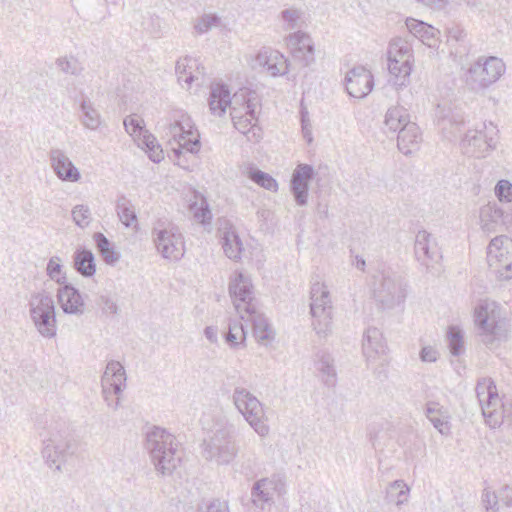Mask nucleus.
<instances>
[{"label": "nucleus", "mask_w": 512, "mask_h": 512, "mask_svg": "<svg viewBox=\"0 0 512 512\" xmlns=\"http://www.w3.org/2000/svg\"><path fill=\"white\" fill-rule=\"evenodd\" d=\"M146 449L155 470L162 476H170L181 462V454L174 435L166 429L154 426L146 433Z\"/></svg>", "instance_id": "f257e3e1"}, {"label": "nucleus", "mask_w": 512, "mask_h": 512, "mask_svg": "<svg viewBox=\"0 0 512 512\" xmlns=\"http://www.w3.org/2000/svg\"><path fill=\"white\" fill-rule=\"evenodd\" d=\"M167 121L169 143L171 144L173 141L177 144V147L171 148L174 156L179 158L183 150L197 154L201 148L200 134L190 115L183 110H173Z\"/></svg>", "instance_id": "f03ea898"}, {"label": "nucleus", "mask_w": 512, "mask_h": 512, "mask_svg": "<svg viewBox=\"0 0 512 512\" xmlns=\"http://www.w3.org/2000/svg\"><path fill=\"white\" fill-rule=\"evenodd\" d=\"M373 299L381 310H392L404 304L407 282L399 273L387 270L374 276Z\"/></svg>", "instance_id": "7ed1b4c3"}, {"label": "nucleus", "mask_w": 512, "mask_h": 512, "mask_svg": "<svg viewBox=\"0 0 512 512\" xmlns=\"http://www.w3.org/2000/svg\"><path fill=\"white\" fill-rule=\"evenodd\" d=\"M42 443L43 458L49 467L54 466L57 471L62 470V465L74 454L76 449L73 438L65 423L51 425Z\"/></svg>", "instance_id": "20e7f679"}, {"label": "nucleus", "mask_w": 512, "mask_h": 512, "mask_svg": "<svg viewBox=\"0 0 512 512\" xmlns=\"http://www.w3.org/2000/svg\"><path fill=\"white\" fill-rule=\"evenodd\" d=\"M202 455L208 461H215L218 465L230 464L238 454L235 442V429L233 425H226L217 429L209 439L202 444Z\"/></svg>", "instance_id": "39448f33"}, {"label": "nucleus", "mask_w": 512, "mask_h": 512, "mask_svg": "<svg viewBox=\"0 0 512 512\" xmlns=\"http://www.w3.org/2000/svg\"><path fill=\"white\" fill-rule=\"evenodd\" d=\"M29 313L35 328L43 337L56 336V308L49 293L43 291L33 294L29 301Z\"/></svg>", "instance_id": "423d86ee"}, {"label": "nucleus", "mask_w": 512, "mask_h": 512, "mask_svg": "<svg viewBox=\"0 0 512 512\" xmlns=\"http://www.w3.org/2000/svg\"><path fill=\"white\" fill-rule=\"evenodd\" d=\"M310 313L313 328L320 338H326L332 332L333 306L330 293L324 284L315 283L311 287Z\"/></svg>", "instance_id": "0eeeda50"}, {"label": "nucleus", "mask_w": 512, "mask_h": 512, "mask_svg": "<svg viewBox=\"0 0 512 512\" xmlns=\"http://www.w3.org/2000/svg\"><path fill=\"white\" fill-rule=\"evenodd\" d=\"M505 68L503 60L498 57H479L469 67L466 81L473 90L485 89L504 74Z\"/></svg>", "instance_id": "6e6552de"}, {"label": "nucleus", "mask_w": 512, "mask_h": 512, "mask_svg": "<svg viewBox=\"0 0 512 512\" xmlns=\"http://www.w3.org/2000/svg\"><path fill=\"white\" fill-rule=\"evenodd\" d=\"M233 401L245 420L261 437L269 433V426L264 421V410L260 401L245 388H235Z\"/></svg>", "instance_id": "1a4fd4ad"}, {"label": "nucleus", "mask_w": 512, "mask_h": 512, "mask_svg": "<svg viewBox=\"0 0 512 512\" xmlns=\"http://www.w3.org/2000/svg\"><path fill=\"white\" fill-rule=\"evenodd\" d=\"M497 133V127L492 122L484 124L483 130L468 131L461 141L463 153L476 158L484 157L486 152L495 148Z\"/></svg>", "instance_id": "9d476101"}, {"label": "nucleus", "mask_w": 512, "mask_h": 512, "mask_svg": "<svg viewBox=\"0 0 512 512\" xmlns=\"http://www.w3.org/2000/svg\"><path fill=\"white\" fill-rule=\"evenodd\" d=\"M474 323L481 341L486 345H493L496 340L505 337L504 322L497 320L495 310L490 309L488 304H480L475 308Z\"/></svg>", "instance_id": "9b49d317"}, {"label": "nucleus", "mask_w": 512, "mask_h": 512, "mask_svg": "<svg viewBox=\"0 0 512 512\" xmlns=\"http://www.w3.org/2000/svg\"><path fill=\"white\" fill-rule=\"evenodd\" d=\"M126 372L123 365L115 360L107 363L105 371L101 378L102 395L104 401L113 410H117L120 406V398L117 397L115 401L112 399V394L119 395L126 387Z\"/></svg>", "instance_id": "f8f14e48"}, {"label": "nucleus", "mask_w": 512, "mask_h": 512, "mask_svg": "<svg viewBox=\"0 0 512 512\" xmlns=\"http://www.w3.org/2000/svg\"><path fill=\"white\" fill-rule=\"evenodd\" d=\"M285 493V478L280 474L257 480L251 489V502L262 510L274 504V495Z\"/></svg>", "instance_id": "ddd939ff"}, {"label": "nucleus", "mask_w": 512, "mask_h": 512, "mask_svg": "<svg viewBox=\"0 0 512 512\" xmlns=\"http://www.w3.org/2000/svg\"><path fill=\"white\" fill-rule=\"evenodd\" d=\"M152 234L157 250L163 258L177 261L183 257L184 242L177 228H154Z\"/></svg>", "instance_id": "4468645a"}, {"label": "nucleus", "mask_w": 512, "mask_h": 512, "mask_svg": "<svg viewBox=\"0 0 512 512\" xmlns=\"http://www.w3.org/2000/svg\"><path fill=\"white\" fill-rule=\"evenodd\" d=\"M229 293L233 300L234 307L241 315L242 319H245V315L254 313L257 309V305L254 301L252 284L248 278L242 273H237L229 283Z\"/></svg>", "instance_id": "2eb2a0df"}, {"label": "nucleus", "mask_w": 512, "mask_h": 512, "mask_svg": "<svg viewBox=\"0 0 512 512\" xmlns=\"http://www.w3.org/2000/svg\"><path fill=\"white\" fill-rule=\"evenodd\" d=\"M479 217L481 229L487 234L504 232L512 224V215L496 203L481 207Z\"/></svg>", "instance_id": "dca6fc26"}, {"label": "nucleus", "mask_w": 512, "mask_h": 512, "mask_svg": "<svg viewBox=\"0 0 512 512\" xmlns=\"http://www.w3.org/2000/svg\"><path fill=\"white\" fill-rule=\"evenodd\" d=\"M345 81L348 94L358 99L366 97L374 85L371 72L363 66L354 67L349 70Z\"/></svg>", "instance_id": "f3484780"}, {"label": "nucleus", "mask_w": 512, "mask_h": 512, "mask_svg": "<svg viewBox=\"0 0 512 512\" xmlns=\"http://www.w3.org/2000/svg\"><path fill=\"white\" fill-rule=\"evenodd\" d=\"M314 174V168L309 164H299L292 174L291 191L299 206L307 204L309 181Z\"/></svg>", "instance_id": "a211bd4d"}, {"label": "nucleus", "mask_w": 512, "mask_h": 512, "mask_svg": "<svg viewBox=\"0 0 512 512\" xmlns=\"http://www.w3.org/2000/svg\"><path fill=\"white\" fill-rule=\"evenodd\" d=\"M476 395L481 406L483 416L487 419V422L491 424L496 412V407L499 404L496 385L493 381L484 379L483 381L478 382L476 386Z\"/></svg>", "instance_id": "6ab92c4d"}, {"label": "nucleus", "mask_w": 512, "mask_h": 512, "mask_svg": "<svg viewBox=\"0 0 512 512\" xmlns=\"http://www.w3.org/2000/svg\"><path fill=\"white\" fill-rule=\"evenodd\" d=\"M57 299L65 314L80 316L85 312L84 299L72 284L64 283L57 290Z\"/></svg>", "instance_id": "aec40b11"}, {"label": "nucleus", "mask_w": 512, "mask_h": 512, "mask_svg": "<svg viewBox=\"0 0 512 512\" xmlns=\"http://www.w3.org/2000/svg\"><path fill=\"white\" fill-rule=\"evenodd\" d=\"M245 116L233 122L234 127L247 137L248 141L258 142L261 138V129L257 126V103L251 98L243 104Z\"/></svg>", "instance_id": "412c9836"}, {"label": "nucleus", "mask_w": 512, "mask_h": 512, "mask_svg": "<svg viewBox=\"0 0 512 512\" xmlns=\"http://www.w3.org/2000/svg\"><path fill=\"white\" fill-rule=\"evenodd\" d=\"M288 46L294 51L296 58H301L303 66H310L315 62V49L311 37L300 30L290 33L286 38Z\"/></svg>", "instance_id": "4be33fe9"}, {"label": "nucleus", "mask_w": 512, "mask_h": 512, "mask_svg": "<svg viewBox=\"0 0 512 512\" xmlns=\"http://www.w3.org/2000/svg\"><path fill=\"white\" fill-rule=\"evenodd\" d=\"M51 167L56 176L66 182H77L81 174L68 156L60 149H51L50 154Z\"/></svg>", "instance_id": "5701e85b"}, {"label": "nucleus", "mask_w": 512, "mask_h": 512, "mask_svg": "<svg viewBox=\"0 0 512 512\" xmlns=\"http://www.w3.org/2000/svg\"><path fill=\"white\" fill-rule=\"evenodd\" d=\"M256 62L274 77L285 75L288 72V60L277 50L264 48L257 54Z\"/></svg>", "instance_id": "b1692460"}, {"label": "nucleus", "mask_w": 512, "mask_h": 512, "mask_svg": "<svg viewBox=\"0 0 512 512\" xmlns=\"http://www.w3.org/2000/svg\"><path fill=\"white\" fill-rule=\"evenodd\" d=\"M414 251L417 260L427 266L430 261H437L440 257L435 239L425 230L419 231L416 234Z\"/></svg>", "instance_id": "393cba45"}, {"label": "nucleus", "mask_w": 512, "mask_h": 512, "mask_svg": "<svg viewBox=\"0 0 512 512\" xmlns=\"http://www.w3.org/2000/svg\"><path fill=\"white\" fill-rule=\"evenodd\" d=\"M406 26L409 32L418 38L423 44L428 47L436 46L440 34L438 29L414 18H408L406 20Z\"/></svg>", "instance_id": "a878e982"}, {"label": "nucleus", "mask_w": 512, "mask_h": 512, "mask_svg": "<svg viewBox=\"0 0 512 512\" xmlns=\"http://www.w3.org/2000/svg\"><path fill=\"white\" fill-rule=\"evenodd\" d=\"M421 141V133L416 123L411 122L399 130L397 137L398 149L405 155H409L418 148Z\"/></svg>", "instance_id": "bb28decb"}, {"label": "nucleus", "mask_w": 512, "mask_h": 512, "mask_svg": "<svg viewBox=\"0 0 512 512\" xmlns=\"http://www.w3.org/2000/svg\"><path fill=\"white\" fill-rule=\"evenodd\" d=\"M228 87L223 83H217L211 87L209 96V108L212 114L221 117L227 107L232 103Z\"/></svg>", "instance_id": "cd10ccee"}, {"label": "nucleus", "mask_w": 512, "mask_h": 512, "mask_svg": "<svg viewBox=\"0 0 512 512\" xmlns=\"http://www.w3.org/2000/svg\"><path fill=\"white\" fill-rule=\"evenodd\" d=\"M228 87L223 83H217L211 87L209 96V108L212 114L221 117L227 107L232 103Z\"/></svg>", "instance_id": "c85d7f7f"}, {"label": "nucleus", "mask_w": 512, "mask_h": 512, "mask_svg": "<svg viewBox=\"0 0 512 512\" xmlns=\"http://www.w3.org/2000/svg\"><path fill=\"white\" fill-rule=\"evenodd\" d=\"M362 347L368 361L375 359L377 355L384 354L386 345L381 331L376 327H369L364 333Z\"/></svg>", "instance_id": "c756f323"}, {"label": "nucleus", "mask_w": 512, "mask_h": 512, "mask_svg": "<svg viewBox=\"0 0 512 512\" xmlns=\"http://www.w3.org/2000/svg\"><path fill=\"white\" fill-rule=\"evenodd\" d=\"M245 316L246 323L252 325L254 336L258 342L264 343L274 339L275 332L272 326L268 319L258 311V308L254 310V313H249Z\"/></svg>", "instance_id": "7c9ffc66"}, {"label": "nucleus", "mask_w": 512, "mask_h": 512, "mask_svg": "<svg viewBox=\"0 0 512 512\" xmlns=\"http://www.w3.org/2000/svg\"><path fill=\"white\" fill-rule=\"evenodd\" d=\"M74 269L83 277H92L96 272L95 257L91 250L79 248L73 255Z\"/></svg>", "instance_id": "2f4dec72"}, {"label": "nucleus", "mask_w": 512, "mask_h": 512, "mask_svg": "<svg viewBox=\"0 0 512 512\" xmlns=\"http://www.w3.org/2000/svg\"><path fill=\"white\" fill-rule=\"evenodd\" d=\"M243 322H246V319H242L241 315L229 320L228 331L224 334V338L232 348L244 345L247 333Z\"/></svg>", "instance_id": "473e14b6"}, {"label": "nucleus", "mask_w": 512, "mask_h": 512, "mask_svg": "<svg viewBox=\"0 0 512 512\" xmlns=\"http://www.w3.org/2000/svg\"><path fill=\"white\" fill-rule=\"evenodd\" d=\"M221 241L223 251L229 259L237 261L241 258L244 248L242 241L235 230H225L221 237Z\"/></svg>", "instance_id": "72a5a7b5"}, {"label": "nucleus", "mask_w": 512, "mask_h": 512, "mask_svg": "<svg viewBox=\"0 0 512 512\" xmlns=\"http://www.w3.org/2000/svg\"><path fill=\"white\" fill-rule=\"evenodd\" d=\"M98 253L103 258L104 262L108 265H114L120 260V253L114 248V245L109 239L101 232H96L93 235Z\"/></svg>", "instance_id": "f704fd0d"}, {"label": "nucleus", "mask_w": 512, "mask_h": 512, "mask_svg": "<svg viewBox=\"0 0 512 512\" xmlns=\"http://www.w3.org/2000/svg\"><path fill=\"white\" fill-rule=\"evenodd\" d=\"M388 60L412 64L413 55L411 46L408 42L398 38L390 42L387 51Z\"/></svg>", "instance_id": "c9c22d12"}, {"label": "nucleus", "mask_w": 512, "mask_h": 512, "mask_svg": "<svg viewBox=\"0 0 512 512\" xmlns=\"http://www.w3.org/2000/svg\"><path fill=\"white\" fill-rule=\"evenodd\" d=\"M193 66H195L197 68V70H199L197 61L195 59H192L191 57H185V58L179 59L176 62L175 72L178 76V82L181 85H183V83H185L187 88H190L191 84L195 80L198 79V76L191 71ZM198 73H201V72L198 71Z\"/></svg>", "instance_id": "e433bc0d"}, {"label": "nucleus", "mask_w": 512, "mask_h": 512, "mask_svg": "<svg viewBox=\"0 0 512 512\" xmlns=\"http://www.w3.org/2000/svg\"><path fill=\"white\" fill-rule=\"evenodd\" d=\"M138 146L144 149L149 156V159L154 163H159L164 158L163 149L158 144L156 137L148 130L141 135L140 139L135 140Z\"/></svg>", "instance_id": "4c0bfd02"}, {"label": "nucleus", "mask_w": 512, "mask_h": 512, "mask_svg": "<svg viewBox=\"0 0 512 512\" xmlns=\"http://www.w3.org/2000/svg\"><path fill=\"white\" fill-rule=\"evenodd\" d=\"M505 251L512 253V239L506 235H499L493 238L487 248L488 263L504 257Z\"/></svg>", "instance_id": "58836bf2"}, {"label": "nucleus", "mask_w": 512, "mask_h": 512, "mask_svg": "<svg viewBox=\"0 0 512 512\" xmlns=\"http://www.w3.org/2000/svg\"><path fill=\"white\" fill-rule=\"evenodd\" d=\"M408 123H410L409 114L404 107H391L386 112L385 125L389 130L399 133V130Z\"/></svg>", "instance_id": "ea45409f"}, {"label": "nucleus", "mask_w": 512, "mask_h": 512, "mask_svg": "<svg viewBox=\"0 0 512 512\" xmlns=\"http://www.w3.org/2000/svg\"><path fill=\"white\" fill-rule=\"evenodd\" d=\"M81 123L90 130H96L101 125V115L90 100L83 99L80 103Z\"/></svg>", "instance_id": "a19ab883"}, {"label": "nucleus", "mask_w": 512, "mask_h": 512, "mask_svg": "<svg viewBox=\"0 0 512 512\" xmlns=\"http://www.w3.org/2000/svg\"><path fill=\"white\" fill-rule=\"evenodd\" d=\"M116 211L121 223L124 226L131 227L134 223L137 224L135 207L132 202L124 195L118 198L116 203Z\"/></svg>", "instance_id": "79ce46f5"}, {"label": "nucleus", "mask_w": 512, "mask_h": 512, "mask_svg": "<svg viewBox=\"0 0 512 512\" xmlns=\"http://www.w3.org/2000/svg\"><path fill=\"white\" fill-rule=\"evenodd\" d=\"M388 70L395 86H405L412 71V64L388 60Z\"/></svg>", "instance_id": "37998d69"}, {"label": "nucleus", "mask_w": 512, "mask_h": 512, "mask_svg": "<svg viewBox=\"0 0 512 512\" xmlns=\"http://www.w3.org/2000/svg\"><path fill=\"white\" fill-rule=\"evenodd\" d=\"M303 12L298 8H287L280 12L278 18L281 21V26L285 31H292L299 29L303 22Z\"/></svg>", "instance_id": "c03bdc74"}, {"label": "nucleus", "mask_w": 512, "mask_h": 512, "mask_svg": "<svg viewBox=\"0 0 512 512\" xmlns=\"http://www.w3.org/2000/svg\"><path fill=\"white\" fill-rule=\"evenodd\" d=\"M426 416L433 424V426L442 434L447 435L450 432V427L446 417L442 416L441 409L438 403L430 402L427 404Z\"/></svg>", "instance_id": "a18cd8bd"}, {"label": "nucleus", "mask_w": 512, "mask_h": 512, "mask_svg": "<svg viewBox=\"0 0 512 512\" xmlns=\"http://www.w3.org/2000/svg\"><path fill=\"white\" fill-rule=\"evenodd\" d=\"M494 270L499 280H510L512 278V253L505 251L504 257L488 263Z\"/></svg>", "instance_id": "49530a36"}, {"label": "nucleus", "mask_w": 512, "mask_h": 512, "mask_svg": "<svg viewBox=\"0 0 512 512\" xmlns=\"http://www.w3.org/2000/svg\"><path fill=\"white\" fill-rule=\"evenodd\" d=\"M221 19L215 13H205L194 20L193 29L196 35L208 33L211 29L218 27Z\"/></svg>", "instance_id": "de8ad7c7"}, {"label": "nucleus", "mask_w": 512, "mask_h": 512, "mask_svg": "<svg viewBox=\"0 0 512 512\" xmlns=\"http://www.w3.org/2000/svg\"><path fill=\"white\" fill-rule=\"evenodd\" d=\"M318 370L324 377V382L328 386H333L336 380V370L334 360L328 353H323L318 362Z\"/></svg>", "instance_id": "09e8293b"}, {"label": "nucleus", "mask_w": 512, "mask_h": 512, "mask_svg": "<svg viewBox=\"0 0 512 512\" xmlns=\"http://www.w3.org/2000/svg\"><path fill=\"white\" fill-rule=\"evenodd\" d=\"M248 178L269 191H277L278 189L277 181L270 174L257 168L252 167L248 170Z\"/></svg>", "instance_id": "8fccbe9b"}, {"label": "nucleus", "mask_w": 512, "mask_h": 512, "mask_svg": "<svg viewBox=\"0 0 512 512\" xmlns=\"http://www.w3.org/2000/svg\"><path fill=\"white\" fill-rule=\"evenodd\" d=\"M449 349L453 356H459L464 352L463 332L457 326H450L447 331Z\"/></svg>", "instance_id": "3c124183"}, {"label": "nucleus", "mask_w": 512, "mask_h": 512, "mask_svg": "<svg viewBox=\"0 0 512 512\" xmlns=\"http://www.w3.org/2000/svg\"><path fill=\"white\" fill-rule=\"evenodd\" d=\"M190 210L193 213L194 219L203 225L209 224L212 218V213L205 198H201L200 202H194L190 205Z\"/></svg>", "instance_id": "603ef678"}, {"label": "nucleus", "mask_w": 512, "mask_h": 512, "mask_svg": "<svg viewBox=\"0 0 512 512\" xmlns=\"http://www.w3.org/2000/svg\"><path fill=\"white\" fill-rule=\"evenodd\" d=\"M123 124L126 132L132 136L134 140L140 139L141 135L147 131L145 129L144 121L135 114L127 116L124 119Z\"/></svg>", "instance_id": "864d4df0"}, {"label": "nucleus", "mask_w": 512, "mask_h": 512, "mask_svg": "<svg viewBox=\"0 0 512 512\" xmlns=\"http://www.w3.org/2000/svg\"><path fill=\"white\" fill-rule=\"evenodd\" d=\"M46 272L50 279L56 283L60 285L66 283V276L62 273L61 259L58 256H53L49 259Z\"/></svg>", "instance_id": "5fc2aeb1"}, {"label": "nucleus", "mask_w": 512, "mask_h": 512, "mask_svg": "<svg viewBox=\"0 0 512 512\" xmlns=\"http://www.w3.org/2000/svg\"><path fill=\"white\" fill-rule=\"evenodd\" d=\"M72 218L77 226L86 228L91 222V211L87 205H76L72 209Z\"/></svg>", "instance_id": "6e6d98bb"}, {"label": "nucleus", "mask_w": 512, "mask_h": 512, "mask_svg": "<svg viewBox=\"0 0 512 512\" xmlns=\"http://www.w3.org/2000/svg\"><path fill=\"white\" fill-rule=\"evenodd\" d=\"M390 492H396L395 503L401 506L408 501L410 487L403 480H395L390 484Z\"/></svg>", "instance_id": "4d7b16f0"}, {"label": "nucleus", "mask_w": 512, "mask_h": 512, "mask_svg": "<svg viewBox=\"0 0 512 512\" xmlns=\"http://www.w3.org/2000/svg\"><path fill=\"white\" fill-rule=\"evenodd\" d=\"M247 101L243 94L240 96L234 95L232 103L230 104V115L232 122L237 119H242V116H245V108H243V104Z\"/></svg>", "instance_id": "13d9d810"}, {"label": "nucleus", "mask_w": 512, "mask_h": 512, "mask_svg": "<svg viewBox=\"0 0 512 512\" xmlns=\"http://www.w3.org/2000/svg\"><path fill=\"white\" fill-rule=\"evenodd\" d=\"M57 65L66 74L77 75L81 70L78 61L74 58H59Z\"/></svg>", "instance_id": "bf43d9fd"}, {"label": "nucleus", "mask_w": 512, "mask_h": 512, "mask_svg": "<svg viewBox=\"0 0 512 512\" xmlns=\"http://www.w3.org/2000/svg\"><path fill=\"white\" fill-rule=\"evenodd\" d=\"M495 194L500 201H511L512 199V184L507 180H500L495 187Z\"/></svg>", "instance_id": "052dcab7"}, {"label": "nucleus", "mask_w": 512, "mask_h": 512, "mask_svg": "<svg viewBox=\"0 0 512 512\" xmlns=\"http://www.w3.org/2000/svg\"><path fill=\"white\" fill-rule=\"evenodd\" d=\"M301 125H302V133L303 137L306 139V141L310 144L313 140L312 137V131H311V124L308 116V111L306 108H301Z\"/></svg>", "instance_id": "680f3d73"}, {"label": "nucleus", "mask_w": 512, "mask_h": 512, "mask_svg": "<svg viewBox=\"0 0 512 512\" xmlns=\"http://www.w3.org/2000/svg\"><path fill=\"white\" fill-rule=\"evenodd\" d=\"M482 502L486 509V511L494 510L497 511V505H498V496L487 489L484 490L482 495Z\"/></svg>", "instance_id": "e2e57ef3"}, {"label": "nucleus", "mask_w": 512, "mask_h": 512, "mask_svg": "<svg viewBox=\"0 0 512 512\" xmlns=\"http://www.w3.org/2000/svg\"><path fill=\"white\" fill-rule=\"evenodd\" d=\"M439 357V353L436 348L432 346H424L420 351V359L423 362H436Z\"/></svg>", "instance_id": "0e129e2a"}, {"label": "nucleus", "mask_w": 512, "mask_h": 512, "mask_svg": "<svg viewBox=\"0 0 512 512\" xmlns=\"http://www.w3.org/2000/svg\"><path fill=\"white\" fill-rule=\"evenodd\" d=\"M191 512H229L228 507L226 503L221 502L219 500L212 501L208 506H206L205 509L198 508L196 510H193Z\"/></svg>", "instance_id": "69168bd1"}, {"label": "nucleus", "mask_w": 512, "mask_h": 512, "mask_svg": "<svg viewBox=\"0 0 512 512\" xmlns=\"http://www.w3.org/2000/svg\"><path fill=\"white\" fill-rule=\"evenodd\" d=\"M499 499L506 507H512V488L503 487L499 492Z\"/></svg>", "instance_id": "338daca9"}, {"label": "nucleus", "mask_w": 512, "mask_h": 512, "mask_svg": "<svg viewBox=\"0 0 512 512\" xmlns=\"http://www.w3.org/2000/svg\"><path fill=\"white\" fill-rule=\"evenodd\" d=\"M101 301L103 304V311L109 314H117L118 306L117 304L108 297H101Z\"/></svg>", "instance_id": "774afa93"}]
</instances>
